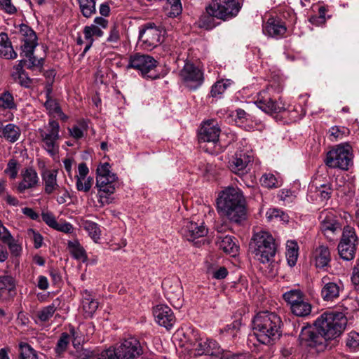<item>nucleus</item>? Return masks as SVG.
I'll list each match as a JSON object with an SVG mask.
<instances>
[{
  "mask_svg": "<svg viewBox=\"0 0 359 359\" xmlns=\"http://www.w3.org/2000/svg\"><path fill=\"white\" fill-rule=\"evenodd\" d=\"M347 323L346 318L341 312H324L315 321L318 333L311 327H304L299 336L300 344L311 353H321L332 345L330 341L335 340L344 332Z\"/></svg>",
  "mask_w": 359,
  "mask_h": 359,
  "instance_id": "nucleus-1",
  "label": "nucleus"
},
{
  "mask_svg": "<svg viewBox=\"0 0 359 359\" xmlns=\"http://www.w3.org/2000/svg\"><path fill=\"white\" fill-rule=\"evenodd\" d=\"M217 211L230 222L242 224L247 219L246 202L242 191L233 187L222 191L217 198Z\"/></svg>",
  "mask_w": 359,
  "mask_h": 359,
  "instance_id": "nucleus-2",
  "label": "nucleus"
},
{
  "mask_svg": "<svg viewBox=\"0 0 359 359\" xmlns=\"http://www.w3.org/2000/svg\"><path fill=\"white\" fill-rule=\"evenodd\" d=\"M250 246L257 259L263 264L268 265L269 273L271 276L275 275L277 273L278 264L273 261L277 243L273 236L266 231L255 233Z\"/></svg>",
  "mask_w": 359,
  "mask_h": 359,
  "instance_id": "nucleus-3",
  "label": "nucleus"
},
{
  "mask_svg": "<svg viewBox=\"0 0 359 359\" xmlns=\"http://www.w3.org/2000/svg\"><path fill=\"white\" fill-rule=\"evenodd\" d=\"M254 336L263 344H269L279 335L280 318L275 313L262 311L258 313L252 321Z\"/></svg>",
  "mask_w": 359,
  "mask_h": 359,
  "instance_id": "nucleus-4",
  "label": "nucleus"
},
{
  "mask_svg": "<svg viewBox=\"0 0 359 359\" xmlns=\"http://www.w3.org/2000/svg\"><path fill=\"white\" fill-rule=\"evenodd\" d=\"M109 163H104L97 166L96 170V187L97 189V202L100 207L111 203V196L115 192L118 185V177L110 170Z\"/></svg>",
  "mask_w": 359,
  "mask_h": 359,
  "instance_id": "nucleus-5",
  "label": "nucleus"
},
{
  "mask_svg": "<svg viewBox=\"0 0 359 359\" xmlns=\"http://www.w3.org/2000/svg\"><path fill=\"white\" fill-rule=\"evenodd\" d=\"M143 353L140 342L135 337L125 339L119 346L101 352V359H133Z\"/></svg>",
  "mask_w": 359,
  "mask_h": 359,
  "instance_id": "nucleus-6",
  "label": "nucleus"
},
{
  "mask_svg": "<svg viewBox=\"0 0 359 359\" xmlns=\"http://www.w3.org/2000/svg\"><path fill=\"white\" fill-rule=\"evenodd\" d=\"M353 154L351 145L339 144L327 153L324 162L330 168L348 170L353 164Z\"/></svg>",
  "mask_w": 359,
  "mask_h": 359,
  "instance_id": "nucleus-7",
  "label": "nucleus"
},
{
  "mask_svg": "<svg viewBox=\"0 0 359 359\" xmlns=\"http://www.w3.org/2000/svg\"><path fill=\"white\" fill-rule=\"evenodd\" d=\"M38 131L42 148L51 156L56 155L59 151V140L60 137L58 122L53 118H50L48 125L43 128H39Z\"/></svg>",
  "mask_w": 359,
  "mask_h": 359,
  "instance_id": "nucleus-8",
  "label": "nucleus"
},
{
  "mask_svg": "<svg viewBox=\"0 0 359 359\" xmlns=\"http://www.w3.org/2000/svg\"><path fill=\"white\" fill-rule=\"evenodd\" d=\"M158 62L149 55L135 53L130 56L128 68H133L147 79H156L159 78L156 71Z\"/></svg>",
  "mask_w": 359,
  "mask_h": 359,
  "instance_id": "nucleus-9",
  "label": "nucleus"
},
{
  "mask_svg": "<svg viewBox=\"0 0 359 359\" xmlns=\"http://www.w3.org/2000/svg\"><path fill=\"white\" fill-rule=\"evenodd\" d=\"M276 90V89L270 85L260 91L254 102L256 106L264 112L270 114L285 111V104L280 99L276 101L272 97V93Z\"/></svg>",
  "mask_w": 359,
  "mask_h": 359,
  "instance_id": "nucleus-10",
  "label": "nucleus"
},
{
  "mask_svg": "<svg viewBox=\"0 0 359 359\" xmlns=\"http://www.w3.org/2000/svg\"><path fill=\"white\" fill-rule=\"evenodd\" d=\"M358 245V236L355 229L346 226L342 232L341 241L338 245L339 255L344 260H352L355 254Z\"/></svg>",
  "mask_w": 359,
  "mask_h": 359,
  "instance_id": "nucleus-11",
  "label": "nucleus"
},
{
  "mask_svg": "<svg viewBox=\"0 0 359 359\" xmlns=\"http://www.w3.org/2000/svg\"><path fill=\"white\" fill-rule=\"evenodd\" d=\"M320 296L325 302H333L337 300L344 292L343 282L337 278H331L325 276L320 280Z\"/></svg>",
  "mask_w": 359,
  "mask_h": 359,
  "instance_id": "nucleus-12",
  "label": "nucleus"
},
{
  "mask_svg": "<svg viewBox=\"0 0 359 359\" xmlns=\"http://www.w3.org/2000/svg\"><path fill=\"white\" fill-rule=\"evenodd\" d=\"M163 30L154 23H147L142 26L139 32V40L144 48L151 50L161 42Z\"/></svg>",
  "mask_w": 359,
  "mask_h": 359,
  "instance_id": "nucleus-13",
  "label": "nucleus"
},
{
  "mask_svg": "<svg viewBox=\"0 0 359 359\" xmlns=\"http://www.w3.org/2000/svg\"><path fill=\"white\" fill-rule=\"evenodd\" d=\"M252 161V151L248 149H238L229 162L230 170L238 175H243L249 170V163Z\"/></svg>",
  "mask_w": 359,
  "mask_h": 359,
  "instance_id": "nucleus-14",
  "label": "nucleus"
},
{
  "mask_svg": "<svg viewBox=\"0 0 359 359\" xmlns=\"http://www.w3.org/2000/svg\"><path fill=\"white\" fill-rule=\"evenodd\" d=\"M180 75L185 85L194 90L201 86L204 80L201 69L189 62H185Z\"/></svg>",
  "mask_w": 359,
  "mask_h": 359,
  "instance_id": "nucleus-15",
  "label": "nucleus"
},
{
  "mask_svg": "<svg viewBox=\"0 0 359 359\" xmlns=\"http://www.w3.org/2000/svg\"><path fill=\"white\" fill-rule=\"evenodd\" d=\"M220 127L217 121L215 119H210L203 123L199 133L198 140L200 142H206L212 144L214 148L219 145V137L220 134Z\"/></svg>",
  "mask_w": 359,
  "mask_h": 359,
  "instance_id": "nucleus-16",
  "label": "nucleus"
},
{
  "mask_svg": "<svg viewBox=\"0 0 359 359\" xmlns=\"http://www.w3.org/2000/svg\"><path fill=\"white\" fill-rule=\"evenodd\" d=\"M18 34L21 42V52L30 55L38 45L36 32L29 26L21 24L19 26Z\"/></svg>",
  "mask_w": 359,
  "mask_h": 359,
  "instance_id": "nucleus-17",
  "label": "nucleus"
},
{
  "mask_svg": "<svg viewBox=\"0 0 359 359\" xmlns=\"http://www.w3.org/2000/svg\"><path fill=\"white\" fill-rule=\"evenodd\" d=\"M287 30L285 22L279 18H269L263 25V33L276 39L285 37Z\"/></svg>",
  "mask_w": 359,
  "mask_h": 359,
  "instance_id": "nucleus-18",
  "label": "nucleus"
},
{
  "mask_svg": "<svg viewBox=\"0 0 359 359\" xmlns=\"http://www.w3.org/2000/svg\"><path fill=\"white\" fill-rule=\"evenodd\" d=\"M320 218L321 219L320 230L322 233L327 239L332 241V236L341 229L340 224L336 217L330 212H322Z\"/></svg>",
  "mask_w": 359,
  "mask_h": 359,
  "instance_id": "nucleus-19",
  "label": "nucleus"
},
{
  "mask_svg": "<svg viewBox=\"0 0 359 359\" xmlns=\"http://www.w3.org/2000/svg\"><path fill=\"white\" fill-rule=\"evenodd\" d=\"M153 314L156 323L166 329L171 328L175 323V317L171 309L164 304L154 307Z\"/></svg>",
  "mask_w": 359,
  "mask_h": 359,
  "instance_id": "nucleus-20",
  "label": "nucleus"
},
{
  "mask_svg": "<svg viewBox=\"0 0 359 359\" xmlns=\"http://www.w3.org/2000/svg\"><path fill=\"white\" fill-rule=\"evenodd\" d=\"M22 180L17 186V191L19 193H24L27 189H32L36 187L39 183V178L36 170L29 167L22 170Z\"/></svg>",
  "mask_w": 359,
  "mask_h": 359,
  "instance_id": "nucleus-21",
  "label": "nucleus"
},
{
  "mask_svg": "<svg viewBox=\"0 0 359 359\" xmlns=\"http://www.w3.org/2000/svg\"><path fill=\"white\" fill-rule=\"evenodd\" d=\"M109 22L102 17H96L93 23L90 25L85 26L83 28V34L86 41H94V37L100 38L104 35L102 29H106Z\"/></svg>",
  "mask_w": 359,
  "mask_h": 359,
  "instance_id": "nucleus-22",
  "label": "nucleus"
},
{
  "mask_svg": "<svg viewBox=\"0 0 359 359\" xmlns=\"http://www.w3.org/2000/svg\"><path fill=\"white\" fill-rule=\"evenodd\" d=\"M162 286L167 299L170 302L180 300L183 297V290L178 279L166 278L162 283Z\"/></svg>",
  "mask_w": 359,
  "mask_h": 359,
  "instance_id": "nucleus-23",
  "label": "nucleus"
},
{
  "mask_svg": "<svg viewBox=\"0 0 359 359\" xmlns=\"http://www.w3.org/2000/svg\"><path fill=\"white\" fill-rule=\"evenodd\" d=\"M57 174L58 170L55 169L45 170L41 172L43 191L46 194L51 195L60 190V186L57 182Z\"/></svg>",
  "mask_w": 359,
  "mask_h": 359,
  "instance_id": "nucleus-24",
  "label": "nucleus"
},
{
  "mask_svg": "<svg viewBox=\"0 0 359 359\" xmlns=\"http://www.w3.org/2000/svg\"><path fill=\"white\" fill-rule=\"evenodd\" d=\"M183 236L189 241L204 237L208 233V229L203 224H198L194 222H187V225L182 228Z\"/></svg>",
  "mask_w": 359,
  "mask_h": 359,
  "instance_id": "nucleus-25",
  "label": "nucleus"
},
{
  "mask_svg": "<svg viewBox=\"0 0 359 359\" xmlns=\"http://www.w3.org/2000/svg\"><path fill=\"white\" fill-rule=\"evenodd\" d=\"M221 353L222 348L215 340L212 339L199 341L195 348V354L197 355H219Z\"/></svg>",
  "mask_w": 359,
  "mask_h": 359,
  "instance_id": "nucleus-26",
  "label": "nucleus"
},
{
  "mask_svg": "<svg viewBox=\"0 0 359 359\" xmlns=\"http://www.w3.org/2000/svg\"><path fill=\"white\" fill-rule=\"evenodd\" d=\"M216 243L221 250L231 257H235L238 253L239 246L236 244V238L231 236L217 235Z\"/></svg>",
  "mask_w": 359,
  "mask_h": 359,
  "instance_id": "nucleus-27",
  "label": "nucleus"
},
{
  "mask_svg": "<svg viewBox=\"0 0 359 359\" xmlns=\"http://www.w3.org/2000/svg\"><path fill=\"white\" fill-rule=\"evenodd\" d=\"M241 8V5L238 0H224V10L217 12L219 20H229L236 17Z\"/></svg>",
  "mask_w": 359,
  "mask_h": 359,
  "instance_id": "nucleus-28",
  "label": "nucleus"
},
{
  "mask_svg": "<svg viewBox=\"0 0 359 359\" xmlns=\"http://www.w3.org/2000/svg\"><path fill=\"white\" fill-rule=\"evenodd\" d=\"M98 307V302L93 294L85 290L82 292V309L86 318H91Z\"/></svg>",
  "mask_w": 359,
  "mask_h": 359,
  "instance_id": "nucleus-29",
  "label": "nucleus"
},
{
  "mask_svg": "<svg viewBox=\"0 0 359 359\" xmlns=\"http://www.w3.org/2000/svg\"><path fill=\"white\" fill-rule=\"evenodd\" d=\"M16 282L11 276H0V299L6 298L15 294Z\"/></svg>",
  "mask_w": 359,
  "mask_h": 359,
  "instance_id": "nucleus-30",
  "label": "nucleus"
},
{
  "mask_svg": "<svg viewBox=\"0 0 359 359\" xmlns=\"http://www.w3.org/2000/svg\"><path fill=\"white\" fill-rule=\"evenodd\" d=\"M84 330H86V335L88 338L89 335L93 334L95 327L93 325V323H89L87 324L79 325L78 330H76L74 327L70 328L69 332L70 335L72 338V343L74 346H75L76 343L80 344L81 341H83L86 339L85 337H83Z\"/></svg>",
  "mask_w": 359,
  "mask_h": 359,
  "instance_id": "nucleus-31",
  "label": "nucleus"
},
{
  "mask_svg": "<svg viewBox=\"0 0 359 359\" xmlns=\"http://www.w3.org/2000/svg\"><path fill=\"white\" fill-rule=\"evenodd\" d=\"M315 264L318 268H324L327 266L330 260V252L327 246L320 245L316 248L313 252Z\"/></svg>",
  "mask_w": 359,
  "mask_h": 359,
  "instance_id": "nucleus-32",
  "label": "nucleus"
},
{
  "mask_svg": "<svg viewBox=\"0 0 359 359\" xmlns=\"http://www.w3.org/2000/svg\"><path fill=\"white\" fill-rule=\"evenodd\" d=\"M0 56L6 59H15L17 53L14 50L8 36L5 32L0 33Z\"/></svg>",
  "mask_w": 359,
  "mask_h": 359,
  "instance_id": "nucleus-33",
  "label": "nucleus"
},
{
  "mask_svg": "<svg viewBox=\"0 0 359 359\" xmlns=\"http://www.w3.org/2000/svg\"><path fill=\"white\" fill-rule=\"evenodd\" d=\"M48 114L52 117H59L62 121H66L68 119V116L65 115L57 100L52 98L48 100H46L43 104Z\"/></svg>",
  "mask_w": 359,
  "mask_h": 359,
  "instance_id": "nucleus-34",
  "label": "nucleus"
},
{
  "mask_svg": "<svg viewBox=\"0 0 359 359\" xmlns=\"http://www.w3.org/2000/svg\"><path fill=\"white\" fill-rule=\"evenodd\" d=\"M305 297L303 291L297 287L290 289L283 294V299L290 306V309H292Z\"/></svg>",
  "mask_w": 359,
  "mask_h": 359,
  "instance_id": "nucleus-35",
  "label": "nucleus"
},
{
  "mask_svg": "<svg viewBox=\"0 0 359 359\" xmlns=\"http://www.w3.org/2000/svg\"><path fill=\"white\" fill-rule=\"evenodd\" d=\"M67 248L75 259L80 260L82 262H86L88 260V255L85 249L77 240L69 241L67 243Z\"/></svg>",
  "mask_w": 359,
  "mask_h": 359,
  "instance_id": "nucleus-36",
  "label": "nucleus"
},
{
  "mask_svg": "<svg viewBox=\"0 0 359 359\" xmlns=\"http://www.w3.org/2000/svg\"><path fill=\"white\" fill-rule=\"evenodd\" d=\"M216 15L208 9V5L205 6V12L200 16L198 21V26L205 29H212L217 26Z\"/></svg>",
  "mask_w": 359,
  "mask_h": 359,
  "instance_id": "nucleus-37",
  "label": "nucleus"
},
{
  "mask_svg": "<svg viewBox=\"0 0 359 359\" xmlns=\"http://www.w3.org/2000/svg\"><path fill=\"white\" fill-rule=\"evenodd\" d=\"M20 135V128L13 123H8L3 128L0 129V137H4L11 142L17 141Z\"/></svg>",
  "mask_w": 359,
  "mask_h": 359,
  "instance_id": "nucleus-38",
  "label": "nucleus"
},
{
  "mask_svg": "<svg viewBox=\"0 0 359 359\" xmlns=\"http://www.w3.org/2000/svg\"><path fill=\"white\" fill-rule=\"evenodd\" d=\"M17 109L13 95L8 90H4L0 93V110L13 111Z\"/></svg>",
  "mask_w": 359,
  "mask_h": 359,
  "instance_id": "nucleus-39",
  "label": "nucleus"
},
{
  "mask_svg": "<svg viewBox=\"0 0 359 359\" xmlns=\"http://www.w3.org/2000/svg\"><path fill=\"white\" fill-rule=\"evenodd\" d=\"M26 62V60H20V63L16 66V77L15 79L21 86L28 88L32 85V79L29 77L28 74L23 69L22 63Z\"/></svg>",
  "mask_w": 359,
  "mask_h": 359,
  "instance_id": "nucleus-40",
  "label": "nucleus"
},
{
  "mask_svg": "<svg viewBox=\"0 0 359 359\" xmlns=\"http://www.w3.org/2000/svg\"><path fill=\"white\" fill-rule=\"evenodd\" d=\"M82 15L90 18L96 13V0H77Z\"/></svg>",
  "mask_w": 359,
  "mask_h": 359,
  "instance_id": "nucleus-41",
  "label": "nucleus"
},
{
  "mask_svg": "<svg viewBox=\"0 0 359 359\" xmlns=\"http://www.w3.org/2000/svg\"><path fill=\"white\" fill-rule=\"evenodd\" d=\"M311 304L308 302L306 297L296 304L292 309L291 312L299 317H305L309 316L311 312Z\"/></svg>",
  "mask_w": 359,
  "mask_h": 359,
  "instance_id": "nucleus-42",
  "label": "nucleus"
},
{
  "mask_svg": "<svg viewBox=\"0 0 359 359\" xmlns=\"http://www.w3.org/2000/svg\"><path fill=\"white\" fill-rule=\"evenodd\" d=\"M83 227L92 239L95 242H97L101 235L99 225L94 222L87 220L83 222Z\"/></svg>",
  "mask_w": 359,
  "mask_h": 359,
  "instance_id": "nucleus-43",
  "label": "nucleus"
},
{
  "mask_svg": "<svg viewBox=\"0 0 359 359\" xmlns=\"http://www.w3.org/2000/svg\"><path fill=\"white\" fill-rule=\"evenodd\" d=\"M88 125L84 121H80L72 128H68L69 135L74 139L79 140L83 137L84 133L87 132Z\"/></svg>",
  "mask_w": 359,
  "mask_h": 359,
  "instance_id": "nucleus-44",
  "label": "nucleus"
},
{
  "mask_svg": "<svg viewBox=\"0 0 359 359\" xmlns=\"http://www.w3.org/2000/svg\"><path fill=\"white\" fill-rule=\"evenodd\" d=\"M266 217L269 221H273L274 219L283 222H287L289 221L288 215L278 208L269 209L266 212Z\"/></svg>",
  "mask_w": 359,
  "mask_h": 359,
  "instance_id": "nucleus-45",
  "label": "nucleus"
},
{
  "mask_svg": "<svg viewBox=\"0 0 359 359\" xmlns=\"http://www.w3.org/2000/svg\"><path fill=\"white\" fill-rule=\"evenodd\" d=\"M20 359H39L36 351L27 343L20 344Z\"/></svg>",
  "mask_w": 359,
  "mask_h": 359,
  "instance_id": "nucleus-46",
  "label": "nucleus"
},
{
  "mask_svg": "<svg viewBox=\"0 0 359 359\" xmlns=\"http://www.w3.org/2000/svg\"><path fill=\"white\" fill-rule=\"evenodd\" d=\"M56 311V306L54 304L43 307L36 313V317L41 322L48 321Z\"/></svg>",
  "mask_w": 359,
  "mask_h": 359,
  "instance_id": "nucleus-47",
  "label": "nucleus"
},
{
  "mask_svg": "<svg viewBox=\"0 0 359 359\" xmlns=\"http://www.w3.org/2000/svg\"><path fill=\"white\" fill-rule=\"evenodd\" d=\"M346 344L353 351L359 350V333L354 331L349 332L346 337Z\"/></svg>",
  "mask_w": 359,
  "mask_h": 359,
  "instance_id": "nucleus-48",
  "label": "nucleus"
},
{
  "mask_svg": "<svg viewBox=\"0 0 359 359\" xmlns=\"http://www.w3.org/2000/svg\"><path fill=\"white\" fill-rule=\"evenodd\" d=\"M21 55L28 58V64L27 67L29 69H33L34 67H40L41 68L43 65L44 58L41 57L40 59H36V57L34 55V50L32 51L30 55L26 54V53H20Z\"/></svg>",
  "mask_w": 359,
  "mask_h": 359,
  "instance_id": "nucleus-49",
  "label": "nucleus"
},
{
  "mask_svg": "<svg viewBox=\"0 0 359 359\" xmlns=\"http://www.w3.org/2000/svg\"><path fill=\"white\" fill-rule=\"evenodd\" d=\"M9 251L12 256L18 257H20L22 252V244L15 238L6 243Z\"/></svg>",
  "mask_w": 359,
  "mask_h": 359,
  "instance_id": "nucleus-50",
  "label": "nucleus"
},
{
  "mask_svg": "<svg viewBox=\"0 0 359 359\" xmlns=\"http://www.w3.org/2000/svg\"><path fill=\"white\" fill-rule=\"evenodd\" d=\"M69 341L70 335L66 332L62 333L60 339L57 341V346L55 347V352L60 354L65 351Z\"/></svg>",
  "mask_w": 359,
  "mask_h": 359,
  "instance_id": "nucleus-51",
  "label": "nucleus"
},
{
  "mask_svg": "<svg viewBox=\"0 0 359 359\" xmlns=\"http://www.w3.org/2000/svg\"><path fill=\"white\" fill-rule=\"evenodd\" d=\"M228 81L223 80L216 82L212 86L210 91L212 97H218L222 95L229 86Z\"/></svg>",
  "mask_w": 359,
  "mask_h": 359,
  "instance_id": "nucleus-52",
  "label": "nucleus"
},
{
  "mask_svg": "<svg viewBox=\"0 0 359 359\" xmlns=\"http://www.w3.org/2000/svg\"><path fill=\"white\" fill-rule=\"evenodd\" d=\"M261 184L263 187L272 189L278 187V180L276 177L271 173L264 174L260 180Z\"/></svg>",
  "mask_w": 359,
  "mask_h": 359,
  "instance_id": "nucleus-53",
  "label": "nucleus"
},
{
  "mask_svg": "<svg viewBox=\"0 0 359 359\" xmlns=\"http://www.w3.org/2000/svg\"><path fill=\"white\" fill-rule=\"evenodd\" d=\"M93 183V177L86 179H76V187L78 191L88 192L90 191Z\"/></svg>",
  "mask_w": 359,
  "mask_h": 359,
  "instance_id": "nucleus-54",
  "label": "nucleus"
},
{
  "mask_svg": "<svg viewBox=\"0 0 359 359\" xmlns=\"http://www.w3.org/2000/svg\"><path fill=\"white\" fill-rule=\"evenodd\" d=\"M18 161L15 158H11L8 161L7 167L4 172L7 174L11 179H15L18 176Z\"/></svg>",
  "mask_w": 359,
  "mask_h": 359,
  "instance_id": "nucleus-55",
  "label": "nucleus"
},
{
  "mask_svg": "<svg viewBox=\"0 0 359 359\" xmlns=\"http://www.w3.org/2000/svg\"><path fill=\"white\" fill-rule=\"evenodd\" d=\"M316 194L319 196L320 201L323 202L328 200L332 194L330 184H323L320 187L316 188Z\"/></svg>",
  "mask_w": 359,
  "mask_h": 359,
  "instance_id": "nucleus-56",
  "label": "nucleus"
},
{
  "mask_svg": "<svg viewBox=\"0 0 359 359\" xmlns=\"http://www.w3.org/2000/svg\"><path fill=\"white\" fill-rule=\"evenodd\" d=\"M349 133V130L345 127L334 126L330 130L331 137H333L334 140L342 139Z\"/></svg>",
  "mask_w": 359,
  "mask_h": 359,
  "instance_id": "nucleus-57",
  "label": "nucleus"
},
{
  "mask_svg": "<svg viewBox=\"0 0 359 359\" xmlns=\"http://www.w3.org/2000/svg\"><path fill=\"white\" fill-rule=\"evenodd\" d=\"M27 233L33 241L34 246L36 249H39L42 246L43 238L41 233L33 229H28Z\"/></svg>",
  "mask_w": 359,
  "mask_h": 359,
  "instance_id": "nucleus-58",
  "label": "nucleus"
},
{
  "mask_svg": "<svg viewBox=\"0 0 359 359\" xmlns=\"http://www.w3.org/2000/svg\"><path fill=\"white\" fill-rule=\"evenodd\" d=\"M208 9L212 14L216 15V18L219 20V15L217 12L224 10V0L211 1L208 4Z\"/></svg>",
  "mask_w": 359,
  "mask_h": 359,
  "instance_id": "nucleus-59",
  "label": "nucleus"
},
{
  "mask_svg": "<svg viewBox=\"0 0 359 359\" xmlns=\"http://www.w3.org/2000/svg\"><path fill=\"white\" fill-rule=\"evenodd\" d=\"M295 197L296 196L294 194V192L290 189H283L280 190L278 194V198L280 200L286 203H290L293 202Z\"/></svg>",
  "mask_w": 359,
  "mask_h": 359,
  "instance_id": "nucleus-60",
  "label": "nucleus"
},
{
  "mask_svg": "<svg viewBox=\"0 0 359 359\" xmlns=\"http://www.w3.org/2000/svg\"><path fill=\"white\" fill-rule=\"evenodd\" d=\"M0 8L10 15L15 14L17 12V8L11 3V0H0Z\"/></svg>",
  "mask_w": 359,
  "mask_h": 359,
  "instance_id": "nucleus-61",
  "label": "nucleus"
},
{
  "mask_svg": "<svg viewBox=\"0 0 359 359\" xmlns=\"http://www.w3.org/2000/svg\"><path fill=\"white\" fill-rule=\"evenodd\" d=\"M13 238L14 237L12 236L11 232L3 225L2 222L0 220V241L4 244H6Z\"/></svg>",
  "mask_w": 359,
  "mask_h": 359,
  "instance_id": "nucleus-62",
  "label": "nucleus"
},
{
  "mask_svg": "<svg viewBox=\"0 0 359 359\" xmlns=\"http://www.w3.org/2000/svg\"><path fill=\"white\" fill-rule=\"evenodd\" d=\"M41 217H42L43 221L47 225H48L50 227L54 229V227L56 225L57 222L56 221L55 217L53 213L49 212H43L41 214Z\"/></svg>",
  "mask_w": 359,
  "mask_h": 359,
  "instance_id": "nucleus-63",
  "label": "nucleus"
},
{
  "mask_svg": "<svg viewBox=\"0 0 359 359\" xmlns=\"http://www.w3.org/2000/svg\"><path fill=\"white\" fill-rule=\"evenodd\" d=\"M351 281L357 290H359V259L356 261L355 266L353 269Z\"/></svg>",
  "mask_w": 359,
  "mask_h": 359,
  "instance_id": "nucleus-64",
  "label": "nucleus"
}]
</instances>
